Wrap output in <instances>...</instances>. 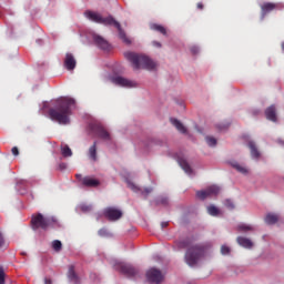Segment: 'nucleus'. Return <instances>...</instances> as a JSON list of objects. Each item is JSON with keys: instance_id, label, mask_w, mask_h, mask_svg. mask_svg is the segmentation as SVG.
<instances>
[{"instance_id": "ddd939ff", "label": "nucleus", "mask_w": 284, "mask_h": 284, "mask_svg": "<svg viewBox=\"0 0 284 284\" xmlns=\"http://www.w3.org/2000/svg\"><path fill=\"white\" fill-rule=\"evenodd\" d=\"M278 7L280 6L277 3H271V2L264 3L261 7L263 17L266 16L267 13L278 9Z\"/></svg>"}, {"instance_id": "5701e85b", "label": "nucleus", "mask_w": 284, "mask_h": 284, "mask_svg": "<svg viewBox=\"0 0 284 284\" xmlns=\"http://www.w3.org/2000/svg\"><path fill=\"white\" fill-rule=\"evenodd\" d=\"M151 30L160 32L163 36H166V29L160 24H151Z\"/></svg>"}, {"instance_id": "20e7f679", "label": "nucleus", "mask_w": 284, "mask_h": 284, "mask_svg": "<svg viewBox=\"0 0 284 284\" xmlns=\"http://www.w3.org/2000/svg\"><path fill=\"white\" fill-rule=\"evenodd\" d=\"M124 57L132 63L134 70H154L156 68V64L148 57L139 55L133 52H126Z\"/></svg>"}, {"instance_id": "f8f14e48", "label": "nucleus", "mask_w": 284, "mask_h": 284, "mask_svg": "<svg viewBox=\"0 0 284 284\" xmlns=\"http://www.w3.org/2000/svg\"><path fill=\"white\" fill-rule=\"evenodd\" d=\"M93 131L98 134L100 139L109 141L111 139L109 132H106L101 125H94Z\"/></svg>"}, {"instance_id": "a211bd4d", "label": "nucleus", "mask_w": 284, "mask_h": 284, "mask_svg": "<svg viewBox=\"0 0 284 284\" xmlns=\"http://www.w3.org/2000/svg\"><path fill=\"white\" fill-rule=\"evenodd\" d=\"M248 148L251 150V155L253 159H258L261 156V153L258 152L254 142H248Z\"/></svg>"}, {"instance_id": "58836bf2", "label": "nucleus", "mask_w": 284, "mask_h": 284, "mask_svg": "<svg viewBox=\"0 0 284 284\" xmlns=\"http://www.w3.org/2000/svg\"><path fill=\"white\" fill-rule=\"evenodd\" d=\"M153 190L151 187H146L144 189V191L142 192V194L146 197Z\"/></svg>"}, {"instance_id": "e433bc0d", "label": "nucleus", "mask_w": 284, "mask_h": 284, "mask_svg": "<svg viewBox=\"0 0 284 284\" xmlns=\"http://www.w3.org/2000/svg\"><path fill=\"white\" fill-rule=\"evenodd\" d=\"M225 205L226 207H229L230 210H233L235 207L234 203L231 200H226L225 201Z\"/></svg>"}, {"instance_id": "f3484780", "label": "nucleus", "mask_w": 284, "mask_h": 284, "mask_svg": "<svg viewBox=\"0 0 284 284\" xmlns=\"http://www.w3.org/2000/svg\"><path fill=\"white\" fill-rule=\"evenodd\" d=\"M68 277L70 281L74 282L75 284L79 283V277H78L77 273L74 272L73 265L69 266Z\"/></svg>"}, {"instance_id": "8fccbe9b", "label": "nucleus", "mask_w": 284, "mask_h": 284, "mask_svg": "<svg viewBox=\"0 0 284 284\" xmlns=\"http://www.w3.org/2000/svg\"><path fill=\"white\" fill-rule=\"evenodd\" d=\"M282 50L284 51V41H283V43H282Z\"/></svg>"}, {"instance_id": "4c0bfd02", "label": "nucleus", "mask_w": 284, "mask_h": 284, "mask_svg": "<svg viewBox=\"0 0 284 284\" xmlns=\"http://www.w3.org/2000/svg\"><path fill=\"white\" fill-rule=\"evenodd\" d=\"M99 235H100V236H108V235H109V232H108L106 229H101V230H99Z\"/></svg>"}, {"instance_id": "f257e3e1", "label": "nucleus", "mask_w": 284, "mask_h": 284, "mask_svg": "<svg viewBox=\"0 0 284 284\" xmlns=\"http://www.w3.org/2000/svg\"><path fill=\"white\" fill-rule=\"evenodd\" d=\"M75 101L71 98H61L57 101V106L49 110V116L51 120L57 121L60 124H69L70 115L72 114V108Z\"/></svg>"}, {"instance_id": "72a5a7b5", "label": "nucleus", "mask_w": 284, "mask_h": 284, "mask_svg": "<svg viewBox=\"0 0 284 284\" xmlns=\"http://www.w3.org/2000/svg\"><path fill=\"white\" fill-rule=\"evenodd\" d=\"M6 282L10 284V280L8 278V275H6V272L1 271V284H6Z\"/></svg>"}, {"instance_id": "79ce46f5", "label": "nucleus", "mask_w": 284, "mask_h": 284, "mask_svg": "<svg viewBox=\"0 0 284 284\" xmlns=\"http://www.w3.org/2000/svg\"><path fill=\"white\" fill-rule=\"evenodd\" d=\"M190 50H191V52L193 54H197L199 53V48L197 47H192Z\"/></svg>"}, {"instance_id": "ea45409f", "label": "nucleus", "mask_w": 284, "mask_h": 284, "mask_svg": "<svg viewBox=\"0 0 284 284\" xmlns=\"http://www.w3.org/2000/svg\"><path fill=\"white\" fill-rule=\"evenodd\" d=\"M91 206L90 205H81V210L83 211V212H89V211H91Z\"/></svg>"}, {"instance_id": "4be33fe9", "label": "nucleus", "mask_w": 284, "mask_h": 284, "mask_svg": "<svg viewBox=\"0 0 284 284\" xmlns=\"http://www.w3.org/2000/svg\"><path fill=\"white\" fill-rule=\"evenodd\" d=\"M171 122L181 133H186L185 126L179 120L171 119Z\"/></svg>"}, {"instance_id": "a878e982", "label": "nucleus", "mask_w": 284, "mask_h": 284, "mask_svg": "<svg viewBox=\"0 0 284 284\" xmlns=\"http://www.w3.org/2000/svg\"><path fill=\"white\" fill-rule=\"evenodd\" d=\"M207 212L212 216H217L220 214V210L217 207H215L214 205L209 206Z\"/></svg>"}, {"instance_id": "39448f33", "label": "nucleus", "mask_w": 284, "mask_h": 284, "mask_svg": "<svg viewBox=\"0 0 284 284\" xmlns=\"http://www.w3.org/2000/svg\"><path fill=\"white\" fill-rule=\"evenodd\" d=\"M54 217H45L43 214L39 213L33 215L31 219V227L33 230L42 229L47 230L48 227L52 226L55 223Z\"/></svg>"}, {"instance_id": "2eb2a0df", "label": "nucleus", "mask_w": 284, "mask_h": 284, "mask_svg": "<svg viewBox=\"0 0 284 284\" xmlns=\"http://www.w3.org/2000/svg\"><path fill=\"white\" fill-rule=\"evenodd\" d=\"M265 115H266L267 120H270L272 122H276L277 121L276 108L274 105H271L268 109H266Z\"/></svg>"}, {"instance_id": "1a4fd4ad", "label": "nucleus", "mask_w": 284, "mask_h": 284, "mask_svg": "<svg viewBox=\"0 0 284 284\" xmlns=\"http://www.w3.org/2000/svg\"><path fill=\"white\" fill-rule=\"evenodd\" d=\"M104 216L110 221H116L122 216V212L114 207H108L103 212Z\"/></svg>"}, {"instance_id": "6ab92c4d", "label": "nucleus", "mask_w": 284, "mask_h": 284, "mask_svg": "<svg viewBox=\"0 0 284 284\" xmlns=\"http://www.w3.org/2000/svg\"><path fill=\"white\" fill-rule=\"evenodd\" d=\"M82 183H83V185L90 186V187L98 186L100 184V182L98 180L91 179V178H84L82 180Z\"/></svg>"}, {"instance_id": "aec40b11", "label": "nucleus", "mask_w": 284, "mask_h": 284, "mask_svg": "<svg viewBox=\"0 0 284 284\" xmlns=\"http://www.w3.org/2000/svg\"><path fill=\"white\" fill-rule=\"evenodd\" d=\"M179 164L187 174H191L193 172L186 160L179 159Z\"/></svg>"}, {"instance_id": "9b49d317", "label": "nucleus", "mask_w": 284, "mask_h": 284, "mask_svg": "<svg viewBox=\"0 0 284 284\" xmlns=\"http://www.w3.org/2000/svg\"><path fill=\"white\" fill-rule=\"evenodd\" d=\"M77 65V61L74 59V57L71 53H67L65 54V59H64V67L68 71H72L74 70Z\"/></svg>"}, {"instance_id": "b1692460", "label": "nucleus", "mask_w": 284, "mask_h": 284, "mask_svg": "<svg viewBox=\"0 0 284 284\" xmlns=\"http://www.w3.org/2000/svg\"><path fill=\"white\" fill-rule=\"evenodd\" d=\"M89 156L91 160L97 161V142L89 149Z\"/></svg>"}, {"instance_id": "49530a36", "label": "nucleus", "mask_w": 284, "mask_h": 284, "mask_svg": "<svg viewBox=\"0 0 284 284\" xmlns=\"http://www.w3.org/2000/svg\"><path fill=\"white\" fill-rule=\"evenodd\" d=\"M153 45L156 47V48H161V43L156 42V41L153 42Z\"/></svg>"}, {"instance_id": "3c124183", "label": "nucleus", "mask_w": 284, "mask_h": 284, "mask_svg": "<svg viewBox=\"0 0 284 284\" xmlns=\"http://www.w3.org/2000/svg\"><path fill=\"white\" fill-rule=\"evenodd\" d=\"M21 194H26V192H21Z\"/></svg>"}, {"instance_id": "bb28decb", "label": "nucleus", "mask_w": 284, "mask_h": 284, "mask_svg": "<svg viewBox=\"0 0 284 284\" xmlns=\"http://www.w3.org/2000/svg\"><path fill=\"white\" fill-rule=\"evenodd\" d=\"M237 230L241 232L254 231V227L247 224H240Z\"/></svg>"}, {"instance_id": "c9c22d12", "label": "nucleus", "mask_w": 284, "mask_h": 284, "mask_svg": "<svg viewBox=\"0 0 284 284\" xmlns=\"http://www.w3.org/2000/svg\"><path fill=\"white\" fill-rule=\"evenodd\" d=\"M128 187H130L134 192H139L140 189L132 182L128 181Z\"/></svg>"}, {"instance_id": "0eeeda50", "label": "nucleus", "mask_w": 284, "mask_h": 284, "mask_svg": "<svg viewBox=\"0 0 284 284\" xmlns=\"http://www.w3.org/2000/svg\"><path fill=\"white\" fill-rule=\"evenodd\" d=\"M146 278L151 284H160L164 276L160 270L152 267L146 272Z\"/></svg>"}, {"instance_id": "6e6552de", "label": "nucleus", "mask_w": 284, "mask_h": 284, "mask_svg": "<svg viewBox=\"0 0 284 284\" xmlns=\"http://www.w3.org/2000/svg\"><path fill=\"white\" fill-rule=\"evenodd\" d=\"M220 191H221V189H220L219 186L212 185V186H209L206 190L197 191V192H196V196H197L200 200H205V199L209 197V196L219 194Z\"/></svg>"}, {"instance_id": "09e8293b", "label": "nucleus", "mask_w": 284, "mask_h": 284, "mask_svg": "<svg viewBox=\"0 0 284 284\" xmlns=\"http://www.w3.org/2000/svg\"><path fill=\"white\" fill-rule=\"evenodd\" d=\"M0 284H1V267H0Z\"/></svg>"}, {"instance_id": "dca6fc26", "label": "nucleus", "mask_w": 284, "mask_h": 284, "mask_svg": "<svg viewBox=\"0 0 284 284\" xmlns=\"http://www.w3.org/2000/svg\"><path fill=\"white\" fill-rule=\"evenodd\" d=\"M237 243L245 248H252L254 245L250 239L243 236L237 237Z\"/></svg>"}, {"instance_id": "c85d7f7f", "label": "nucleus", "mask_w": 284, "mask_h": 284, "mask_svg": "<svg viewBox=\"0 0 284 284\" xmlns=\"http://www.w3.org/2000/svg\"><path fill=\"white\" fill-rule=\"evenodd\" d=\"M27 186H28V181L26 180L18 181L16 185L17 190H21L22 187L26 189Z\"/></svg>"}, {"instance_id": "473e14b6", "label": "nucleus", "mask_w": 284, "mask_h": 284, "mask_svg": "<svg viewBox=\"0 0 284 284\" xmlns=\"http://www.w3.org/2000/svg\"><path fill=\"white\" fill-rule=\"evenodd\" d=\"M233 166L239 171V172H241V173H243V174H246L247 173V169L246 168H244V166H242V165H240V164H233Z\"/></svg>"}, {"instance_id": "f704fd0d", "label": "nucleus", "mask_w": 284, "mask_h": 284, "mask_svg": "<svg viewBox=\"0 0 284 284\" xmlns=\"http://www.w3.org/2000/svg\"><path fill=\"white\" fill-rule=\"evenodd\" d=\"M230 252H231V248H230L229 246L222 245V247H221V253H222L223 255H227V254H230Z\"/></svg>"}, {"instance_id": "7c9ffc66", "label": "nucleus", "mask_w": 284, "mask_h": 284, "mask_svg": "<svg viewBox=\"0 0 284 284\" xmlns=\"http://www.w3.org/2000/svg\"><path fill=\"white\" fill-rule=\"evenodd\" d=\"M156 204L160 205H168L169 204V199L166 196H161L156 200Z\"/></svg>"}, {"instance_id": "37998d69", "label": "nucleus", "mask_w": 284, "mask_h": 284, "mask_svg": "<svg viewBox=\"0 0 284 284\" xmlns=\"http://www.w3.org/2000/svg\"><path fill=\"white\" fill-rule=\"evenodd\" d=\"M229 128V125H217V129L222 130H226Z\"/></svg>"}, {"instance_id": "a19ab883", "label": "nucleus", "mask_w": 284, "mask_h": 284, "mask_svg": "<svg viewBox=\"0 0 284 284\" xmlns=\"http://www.w3.org/2000/svg\"><path fill=\"white\" fill-rule=\"evenodd\" d=\"M11 152L14 156H18L19 155V148H17V146L12 148Z\"/></svg>"}, {"instance_id": "cd10ccee", "label": "nucleus", "mask_w": 284, "mask_h": 284, "mask_svg": "<svg viewBox=\"0 0 284 284\" xmlns=\"http://www.w3.org/2000/svg\"><path fill=\"white\" fill-rule=\"evenodd\" d=\"M52 247L55 252H60L62 248V243L58 240L52 242Z\"/></svg>"}, {"instance_id": "de8ad7c7", "label": "nucleus", "mask_w": 284, "mask_h": 284, "mask_svg": "<svg viewBox=\"0 0 284 284\" xmlns=\"http://www.w3.org/2000/svg\"><path fill=\"white\" fill-rule=\"evenodd\" d=\"M204 6L202 3L197 4V9L203 10Z\"/></svg>"}, {"instance_id": "a18cd8bd", "label": "nucleus", "mask_w": 284, "mask_h": 284, "mask_svg": "<svg viewBox=\"0 0 284 284\" xmlns=\"http://www.w3.org/2000/svg\"><path fill=\"white\" fill-rule=\"evenodd\" d=\"M44 284H52V281L50 278H44Z\"/></svg>"}, {"instance_id": "c03bdc74", "label": "nucleus", "mask_w": 284, "mask_h": 284, "mask_svg": "<svg viewBox=\"0 0 284 284\" xmlns=\"http://www.w3.org/2000/svg\"><path fill=\"white\" fill-rule=\"evenodd\" d=\"M168 225H169V222H162V223H161V227H162V229L166 227Z\"/></svg>"}, {"instance_id": "2f4dec72", "label": "nucleus", "mask_w": 284, "mask_h": 284, "mask_svg": "<svg viewBox=\"0 0 284 284\" xmlns=\"http://www.w3.org/2000/svg\"><path fill=\"white\" fill-rule=\"evenodd\" d=\"M179 248H186L189 247L190 243L186 240L180 241L176 243Z\"/></svg>"}, {"instance_id": "7ed1b4c3", "label": "nucleus", "mask_w": 284, "mask_h": 284, "mask_svg": "<svg viewBox=\"0 0 284 284\" xmlns=\"http://www.w3.org/2000/svg\"><path fill=\"white\" fill-rule=\"evenodd\" d=\"M211 248V244H197L187 248L185 254V262L190 266H194L201 257H203L209 250Z\"/></svg>"}, {"instance_id": "c756f323", "label": "nucleus", "mask_w": 284, "mask_h": 284, "mask_svg": "<svg viewBox=\"0 0 284 284\" xmlns=\"http://www.w3.org/2000/svg\"><path fill=\"white\" fill-rule=\"evenodd\" d=\"M205 140H206V143H207L210 146H215V145L217 144L216 139L213 138V136H206Z\"/></svg>"}, {"instance_id": "412c9836", "label": "nucleus", "mask_w": 284, "mask_h": 284, "mask_svg": "<svg viewBox=\"0 0 284 284\" xmlns=\"http://www.w3.org/2000/svg\"><path fill=\"white\" fill-rule=\"evenodd\" d=\"M278 221V216L276 214H267L266 217H265V222L266 224L268 225H273L275 224L276 222Z\"/></svg>"}, {"instance_id": "393cba45", "label": "nucleus", "mask_w": 284, "mask_h": 284, "mask_svg": "<svg viewBox=\"0 0 284 284\" xmlns=\"http://www.w3.org/2000/svg\"><path fill=\"white\" fill-rule=\"evenodd\" d=\"M61 154L64 156V158H69L72 155V151L71 149L68 146V145H62L61 146Z\"/></svg>"}, {"instance_id": "9d476101", "label": "nucleus", "mask_w": 284, "mask_h": 284, "mask_svg": "<svg viewBox=\"0 0 284 284\" xmlns=\"http://www.w3.org/2000/svg\"><path fill=\"white\" fill-rule=\"evenodd\" d=\"M111 81L116 84V85H120V87H123V88H133L135 87V83L133 81H130L128 79H124L122 77H113L111 79Z\"/></svg>"}, {"instance_id": "423d86ee", "label": "nucleus", "mask_w": 284, "mask_h": 284, "mask_svg": "<svg viewBox=\"0 0 284 284\" xmlns=\"http://www.w3.org/2000/svg\"><path fill=\"white\" fill-rule=\"evenodd\" d=\"M115 268L128 277H134L139 274V270L131 264L118 263Z\"/></svg>"}, {"instance_id": "603ef678", "label": "nucleus", "mask_w": 284, "mask_h": 284, "mask_svg": "<svg viewBox=\"0 0 284 284\" xmlns=\"http://www.w3.org/2000/svg\"><path fill=\"white\" fill-rule=\"evenodd\" d=\"M2 247H3V241H2Z\"/></svg>"}, {"instance_id": "f03ea898", "label": "nucleus", "mask_w": 284, "mask_h": 284, "mask_svg": "<svg viewBox=\"0 0 284 284\" xmlns=\"http://www.w3.org/2000/svg\"><path fill=\"white\" fill-rule=\"evenodd\" d=\"M85 17L97 23H101L104 26H114L119 31V38L125 43L131 44V40L126 37L125 32L122 30L120 23L115 21L111 16L108 18H102L100 14L87 11Z\"/></svg>"}, {"instance_id": "4468645a", "label": "nucleus", "mask_w": 284, "mask_h": 284, "mask_svg": "<svg viewBox=\"0 0 284 284\" xmlns=\"http://www.w3.org/2000/svg\"><path fill=\"white\" fill-rule=\"evenodd\" d=\"M94 43L102 50H108L110 44L100 36H93Z\"/></svg>"}]
</instances>
